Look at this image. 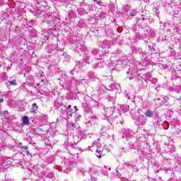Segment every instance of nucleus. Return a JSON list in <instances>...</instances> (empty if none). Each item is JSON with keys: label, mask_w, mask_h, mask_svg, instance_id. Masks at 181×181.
<instances>
[{"label": "nucleus", "mask_w": 181, "mask_h": 181, "mask_svg": "<svg viewBox=\"0 0 181 181\" xmlns=\"http://www.w3.org/2000/svg\"><path fill=\"white\" fill-rule=\"evenodd\" d=\"M105 66V62H104V60L101 58L100 59H97V63L92 64V69H93V70H97V69L104 68Z\"/></svg>", "instance_id": "1"}, {"label": "nucleus", "mask_w": 181, "mask_h": 181, "mask_svg": "<svg viewBox=\"0 0 181 181\" xmlns=\"http://www.w3.org/2000/svg\"><path fill=\"white\" fill-rule=\"evenodd\" d=\"M94 175V171L90 170L86 171L85 181H97V177L93 176Z\"/></svg>", "instance_id": "2"}, {"label": "nucleus", "mask_w": 181, "mask_h": 181, "mask_svg": "<svg viewBox=\"0 0 181 181\" xmlns=\"http://www.w3.org/2000/svg\"><path fill=\"white\" fill-rule=\"evenodd\" d=\"M78 136H74V144H78V141H81L82 138H83V135H84V130L82 129L81 128L78 127Z\"/></svg>", "instance_id": "3"}, {"label": "nucleus", "mask_w": 181, "mask_h": 181, "mask_svg": "<svg viewBox=\"0 0 181 181\" xmlns=\"http://www.w3.org/2000/svg\"><path fill=\"white\" fill-rule=\"evenodd\" d=\"M92 54H93V57H95V59H96V60H100V59H103V56H104V52H103L97 49H95L93 50Z\"/></svg>", "instance_id": "4"}, {"label": "nucleus", "mask_w": 181, "mask_h": 181, "mask_svg": "<svg viewBox=\"0 0 181 181\" xmlns=\"http://www.w3.org/2000/svg\"><path fill=\"white\" fill-rule=\"evenodd\" d=\"M91 54L90 52H86L83 54V62L84 63H87L90 64V63H93V60L91 59Z\"/></svg>", "instance_id": "5"}, {"label": "nucleus", "mask_w": 181, "mask_h": 181, "mask_svg": "<svg viewBox=\"0 0 181 181\" xmlns=\"http://www.w3.org/2000/svg\"><path fill=\"white\" fill-rule=\"evenodd\" d=\"M123 132V135H122V138L126 139V141H128V139L129 138V136H131V129H123L122 130Z\"/></svg>", "instance_id": "6"}, {"label": "nucleus", "mask_w": 181, "mask_h": 181, "mask_svg": "<svg viewBox=\"0 0 181 181\" xmlns=\"http://www.w3.org/2000/svg\"><path fill=\"white\" fill-rule=\"evenodd\" d=\"M57 46L56 45H51L49 46L48 53L52 54L53 52H56Z\"/></svg>", "instance_id": "7"}, {"label": "nucleus", "mask_w": 181, "mask_h": 181, "mask_svg": "<svg viewBox=\"0 0 181 181\" xmlns=\"http://www.w3.org/2000/svg\"><path fill=\"white\" fill-rule=\"evenodd\" d=\"M123 169H126L127 170H132V169H134V166L128 164V163H126L123 165Z\"/></svg>", "instance_id": "8"}, {"label": "nucleus", "mask_w": 181, "mask_h": 181, "mask_svg": "<svg viewBox=\"0 0 181 181\" xmlns=\"http://www.w3.org/2000/svg\"><path fill=\"white\" fill-rule=\"evenodd\" d=\"M6 86L9 87V86H18V83H16V79H13L12 81H8L6 83Z\"/></svg>", "instance_id": "9"}, {"label": "nucleus", "mask_w": 181, "mask_h": 181, "mask_svg": "<svg viewBox=\"0 0 181 181\" xmlns=\"http://www.w3.org/2000/svg\"><path fill=\"white\" fill-rule=\"evenodd\" d=\"M175 149L176 148H175V146L168 145L167 151L170 152V153H173L175 152Z\"/></svg>", "instance_id": "10"}, {"label": "nucleus", "mask_w": 181, "mask_h": 181, "mask_svg": "<svg viewBox=\"0 0 181 181\" xmlns=\"http://www.w3.org/2000/svg\"><path fill=\"white\" fill-rule=\"evenodd\" d=\"M144 115L146 117H148V118H151V117H153V111H151L150 110H148L145 113Z\"/></svg>", "instance_id": "11"}, {"label": "nucleus", "mask_w": 181, "mask_h": 181, "mask_svg": "<svg viewBox=\"0 0 181 181\" xmlns=\"http://www.w3.org/2000/svg\"><path fill=\"white\" fill-rule=\"evenodd\" d=\"M157 100H158V101H162L160 103V104L163 105V104H165V101L169 100V98H168V97H161L160 98H158Z\"/></svg>", "instance_id": "12"}, {"label": "nucleus", "mask_w": 181, "mask_h": 181, "mask_svg": "<svg viewBox=\"0 0 181 181\" xmlns=\"http://www.w3.org/2000/svg\"><path fill=\"white\" fill-rule=\"evenodd\" d=\"M76 52H78V50H81V43L76 42V46L74 47Z\"/></svg>", "instance_id": "13"}, {"label": "nucleus", "mask_w": 181, "mask_h": 181, "mask_svg": "<svg viewBox=\"0 0 181 181\" xmlns=\"http://www.w3.org/2000/svg\"><path fill=\"white\" fill-rule=\"evenodd\" d=\"M23 124H25V125H28L29 124V117L28 116H24L23 117Z\"/></svg>", "instance_id": "14"}, {"label": "nucleus", "mask_w": 181, "mask_h": 181, "mask_svg": "<svg viewBox=\"0 0 181 181\" xmlns=\"http://www.w3.org/2000/svg\"><path fill=\"white\" fill-rule=\"evenodd\" d=\"M100 134L105 136L107 135V128L105 127H103L100 129Z\"/></svg>", "instance_id": "15"}, {"label": "nucleus", "mask_w": 181, "mask_h": 181, "mask_svg": "<svg viewBox=\"0 0 181 181\" xmlns=\"http://www.w3.org/2000/svg\"><path fill=\"white\" fill-rule=\"evenodd\" d=\"M40 121L42 122H46L47 121V115H42L40 116Z\"/></svg>", "instance_id": "16"}, {"label": "nucleus", "mask_w": 181, "mask_h": 181, "mask_svg": "<svg viewBox=\"0 0 181 181\" xmlns=\"http://www.w3.org/2000/svg\"><path fill=\"white\" fill-rule=\"evenodd\" d=\"M18 146L19 148H21V149H24L25 151H28L29 149V147H28V146H23L22 145V143H19Z\"/></svg>", "instance_id": "17"}, {"label": "nucleus", "mask_w": 181, "mask_h": 181, "mask_svg": "<svg viewBox=\"0 0 181 181\" xmlns=\"http://www.w3.org/2000/svg\"><path fill=\"white\" fill-rule=\"evenodd\" d=\"M110 88L109 89L110 91H113V90H115L117 88V84L115 83H112L110 86Z\"/></svg>", "instance_id": "18"}, {"label": "nucleus", "mask_w": 181, "mask_h": 181, "mask_svg": "<svg viewBox=\"0 0 181 181\" xmlns=\"http://www.w3.org/2000/svg\"><path fill=\"white\" fill-rule=\"evenodd\" d=\"M81 107L82 108H83V110H85L86 111L87 110H88V105L86 103H83L81 104Z\"/></svg>", "instance_id": "19"}, {"label": "nucleus", "mask_w": 181, "mask_h": 181, "mask_svg": "<svg viewBox=\"0 0 181 181\" xmlns=\"http://www.w3.org/2000/svg\"><path fill=\"white\" fill-rule=\"evenodd\" d=\"M122 110H124L125 112L127 111H129V106L127 105H123L122 106Z\"/></svg>", "instance_id": "20"}, {"label": "nucleus", "mask_w": 181, "mask_h": 181, "mask_svg": "<svg viewBox=\"0 0 181 181\" xmlns=\"http://www.w3.org/2000/svg\"><path fill=\"white\" fill-rule=\"evenodd\" d=\"M3 115L4 118H9V112L7 110L3 112Z\"/></svg>", "instance_id": "21"}, {"label": "nucleus", "mask_w": 181, "mask_h": 181, "mask_svg": "<svg viewBox=\"0 0 181 181\" xmlns=\"http://www.w3.org/2000/svg\"><path fill=\"white\" fill-rule=\"evenodd\" d=\"M149 81H151L152 84H156V83H158V79L150 78Z\"/></svg>", "instance_id": "22"}, {"label": "nucleus", "mask_w": 181, "mask_h": 181, "mask_svg": "<svg viewBox=\"0 0 181 181\" xmlns=\"http://www.w3.org/2000/svg\"><path fill=\"white\" fill-rule=\"evenodd\" d=\"M130 16H135L136 15V10L133 9L129 13Z\"/></svg>", "instance_id": "23"}, {"label": "nucleus", "mask_w": 181, "mask_h": 181, "mask_svg": "<svg viewBox=\"0 0 181 181\" xmlns=\"http://www.w3.org/2000/svg\"><path fill=\"white\" fill-rule=\"evenodd\" d=\"M96 156L97 158H101V150L96 151Z\"/></svg>", "instance_id": "24"}, {"label": "nucleus", "mask_w": 181, "mask_h": 181, "mask_svg": "<svg viewBox=\"0 0 181 181\" xmlns=\"http://www.w3.org/2000/svg\"><path fill=\"white\" fill-rule=\"evenodd\" d=\"M35 107L37 108V105H36V103H33L32 105V108L33 110V111H31V112H35L36 110H35Z\"/></svg>", "instance_id": "25"}, {"label": "nucleus", "mask_w": 181, "mask_h": 181, "mask_svg": "<svg viewBox=\"0 0 181 181\" xmlns=\"http://www.w3.org/2000/svg\"><path fill=\"white\" fill-rule=\"evenodd\" d=\"M109 101H111L112 103H115V98H114V96H109Z\"/></svg>", "instance_id": "26"}, {"label": "nucleus", "mask_w": 181, "mask_h": 181, "mask_svg": "<svg viewBox=\"0 0 181 181\" xmlns=\"http://www.w3.org/2000/svg\"><path fill=\"white\" fill-rule=\"evenodd\" d=\"M88 76L89 78H93V77H94V73L93 72H89L88 74Z\"/></svg>", "instance_id": "27"}, {"label": "nucleus", "mask_w": 181, "mask_h": 181, "mask_svg": "<svg viewBox=\"0 0 181 181\" xmlns=\"http://www.w3.org/2000/svg\"><path fill=\"white\" fill-rule=\"evenodd\" d=\"M154 11L156 16L159 17V11L158 10V8H154Z\"/></svg>", "instance_id": "28"}, {"label": "nucleus", "mask_w": 181, "mask_h": 181, "mask_svg": "<svg viewBox=\"0 0 181 181\" xmlns=\"http://www.w3.org/2000/svg\"><path fill=\"white\" fill-rule=\"evenodd\" d=\"M181 91V88H180V86H177L176 88H175V92L176 93H180Z\"/></svg>", "instance_id": "29"}, {"label": "nucleus", "mask_w": 181, "mask_h": 181, "mask_svg": "<svg viewBox=\"0 0 181 181\" xmlns=\"http://www.w3.org/2000/svg\"><path fill=\"white\" fill-rule=\"evenodd\" d=\"M122 63H124V61L122 59L117 60V64H122Z\"/></svg>", "instance_id": "30"}, {"label": "nucleus", "mask_w": 181, "mask_h": 181, "mask_svg": "<svg viewBox=\"0 0 181 181\" xmlns=\"http://www.w3.org/2000/svg\"><path fill=\"white\" fill-rule=\"evenodd\" d=\"M45 176H46V177H49V175L46 173L40 174V177H45Z\"/></svg>", "instance_id": "31"}, {"label": "nucleus", "mask_w": 181, "mask_h": 181, "mask_svg": "<svg viewBox=\"0 0 181 181\" xmlns=\"http://www.w3.org/2000/svg\"><path fill=\"white\" fill-rule=\"evenodd\" d=\"M70 128H72V129H74V128H76V124H74V123L71 124Z\"/></svg>", "instance_id": "32"}, {"label": "nucleus", "mask_w": 181, "mask_h": 181, "mask_svg": "<svg viewBox=\"0 0 181 181\" xmlns=\"http://www.w3.org/2000/svg\"><path fill=\"white\" fill-rule=\"evenodd\" d=\"M66 60H70V56L67 55V54H64Z\"/></svg>", "instance_id": "33"}, {"label": "nucleus", "mask_w": 181, "mask_h": 181, "mask_svg": "<svg viewBox=\"0 0 181 181\" xmlns=\"http://www.w3.org/2000/svg\"><path fill=\"white\" fill-rule=\"evenodd\" d=\"M35 13H40V9H39V8H36L35 10Z\"/></svg>", "instance_id": "34"}, {"label": "nucleus", "mask_w": 181, "mask_h": 181, "mask_svg": "<svg viewBox=\"0 0 181 181\" xmlns=\"http://www.w3.org/2000/svg\"><path fill=\"white\" fill-rule=\"evenodd\" d=\"M121 181H129V180H128L127 178H125V177H122Z\"/></svg>", "instance_id": "35"}, {"label": "nucleus", "mask_w": 181, "mask_h": 181, "mask_svg": "<svg viewBox=\"0 0 181 181\" xmlns=\"http://www.w3.org/2000/svg\"><path fill=\"white\" fill-rule=\"evenodd\" d=\"M75 112H77L78 111V109L77 108V106H74Z\"/></svg>", "instance_id": "36"}, {"label": "nucleus", "mask_w": 181, "mask_h": 181, "mask_svg": "<svg viewBox=\"0 0 181 181\" xmlns=\"http://www.w3.org/2000/svg\"><path fill=\"white\" fill-rule=\"evenodd\" d=\"M71 108V105L67 106L66 110H70Z\"/></svg>", "instance_id": "37"}, {"label": "nucleus", "mask_w": 181, "mask_h": 181, "mask_svg": "<svg viewBox=\"0 0 181 181\" xmlns=\"http://www.w3.org/2000/svg\"><path fill=\"white\" fill-rule=\"evenodd\" d=\"M26 151V155L28 156H29V155H30V153L29 152V151H28V150H25Z\"/></svg>", "instance_id": "38"}, {"label": "nucleus", "mask_w": 181, "mask_h": 181, "mask_svg": "<svg viewBox=\"0 0 181 181\" xmlns=\"http://www.w3.org/2000/svg\"><path fill=\"white\" fill-rule=\"evenodd\" d=\"M142 181H149V179H148V178H144V179H143V180H141Z\"/></svg>", "instance_id": "39"}, {"label": "nucleus", "mask_w": 181, "mask_h": 181, "mask_svg": "<svg viewBox=\"0 0 181 181\" xmlns=\"http://www.w3.org/2000/svg\"><path fill=\"white\" fill-rule=\"evenodd\" d=\"M69 166L70 168H73V163H69Z\"/></svg>", "instance_id": "40"}, {"label": "nucleus", "mask_w": 181, "mask_h": 181, "mask_svg": "<svg viewBox=\"0 0 181 181\" xmlns=\"http://www.w3.org/2000/svg\"><path fill=\"white\" fill-rule=\"evenodd\" d=\"M103 175H104L105 176H107V175H108V173H107V172H105V173H103Z\"/></svg>", "instance_id": "41"}, {"label": "nucleus", "mask_w": 181, "mask_h": 181, "mask_svg": "<svg viewBox=\"0 0 181 181\" xmlns=\"http://www.w3.org/2000/svg\"><path fill=\"white\" fill-rule=\"evenodd\" d=\"M141 21H146V18H145V17L142 18Z\"/></svg>", "instance_id": "42"}, {"label": "nucleus", "mask_w": 181, "mask_h": 181, "mask_svg": "<svg viewBox=\"0 0 181 181\" xmlns=\"http://www.w3.org/2000/svg\"><path fill=\"white\" fill-rule=\"evenodd\" d=\"M0 103H4V99H0Z\"/></svg>", "instance_id": "43"}, {"label": "nucleus", "mask_w": 181, "mask_h": 181, "mask_svg": "<svg viewBox=\"0 0 181 181\" xmlns=\"http://www.w3.org/2000/svg\"><path fill=\"white\" fill-rule=\"evenodd\" d=\"M96 4H97L98 5H100V1H96Z\"/></svg>", "instance_id": "44"}, {"label": "nucleus", "mask_w": 181, "mask_h": 181, "mask_svg": "<svg viewBox=\"0 0 181 181\" xmlns=\"http://www.w3.org/2000/svg\"><path fill=\"white\" fill-rule=\"evenodd\" d=\"M69 116H70V117H72L73 115H72V114H71V113H69Z\"/></svg>", "instance_id": "45"}, {"label": "nucleus", "mask_w": 181, "mask_h": 181, "mask_svg": "<svg viewBox=\"0 0 181 181\" xmlns=\"http://www.w3.org/2000/svg\"><path fill=\"white\" fill-rule=\"evenodd\" d=\"M132 78H132V77H129V80H132Z\"/></svg>", "instance_id": "46"}, {"label": "nucleus", "mask_w": 181, "mask_h": 181, "mask_svg": "<svg viewBox=\"0 0 181 181\" xmlns=\"http://www.w3.org/2000/svg\"><path fill=\"white\" fill-rule=\"evenodd\" d=\"M120 175H119V173H118V174H117V176H119Z\"/></svg>", "instance_id": "47"}, {"label": "nucleus", "mask_w": 181, "mask_h": 181, "mask_svg": "<svg viewBox=\"0 0 181 181\" xmlns=\"http://www.w3.org/2000/svg\"><path fill=\"white\" fill-rule=\"evenodd\" d=\"M71 148H75V147H74V145H72V146H71Z\"/></svg>", "instance_id": "48"}, {"label": "nucleus", "mask_w": 181, "mask_h": 181, "mask_svg": "<svg viewBox=\"0 0 181 181\" xmlns=\"http://www.w3.org/2000/svg\"><path fill=\"white\" fill-rule=\"evenodd\" d=\"M104 168H105V169H107V166L105 165V166H104Z\"/></svg>", "instance_id": "49"}, {"label": "nucleus", "mask_w": 181, "mask_h": 181, "mask_svg": "<svg viewBox=\"0 0 181 181\" xmlns=\"http://www.w3.org/2000/svg\"><path fill=\"white\" fill-rule=\"evenodd\" d=\"M24 77H26V74H24Z\"/></svg>", "instance_id": "50"}, {"label": "nucleus", "mask_w": 181, "mask_h": 181, "mask_svg": "<svg viewBox=\"0 0 181 181\" xmlns=\"http://www.w3.org/2000/svg\"><path fill=\"white\" fill-rule=\"evenodd\" d=\"M178 100H179V101H180V100H181V97H180V98H179Z\"/></svg>", "instance_id": "51"}, {"label": "nucleus", "mask_w": 181, "mask_h": 181, "mask_svg": "<svg viewBox=\"0 0 181 181\" xmlns=\"http://www.w3.org/2000/svg\"><path fill=\"white\" fill-rule=\"evenodd\" d=\"M147 32H151V30H147Z\"/></svg>", "instance_id": "52"}, {"label": "nucleus", "mask_w": 181, "mask_h": 181, "mask_svg": "<svg viewBox=\"0 0 181 181\" xmlns=\"http://www.w3.org/2000/svg\"><path fill=\"white\" fill-rule=\"evenodd\" d=\"M93 119H92V120H90V122H93Z\"/></svg>", "instance_id": "53"}, {"label": "nucleus", "mask_w": 181, "mask_h": 181, "mask_svg": "<svg viewBox=\"0 0 181 181\" xmlns=\"http://www.w3.org/2000/svg\"><path fill=\"white\" fill-rule=\"evenodd\" d=\"M94 1V2H97V0H93Z\"/></svg>", "instance_id": "54"}, {"label": "nucleus", "mask_w": 181, "mask_h": 181, "mask_svg": "<svg viewBox=\"0 0 181 181\" xmlns=\"http://www.w3.org/2000/svg\"><path fill=\"white\" fill-rule=\"evenodd\" d=\"M37 86H40V84L38 83V84H37Z\"/></svg>", "instance_id": "55"}, {"label": "nucleus", "mask_w": 181, "mask_h": 181, "mask_svg": "<svg viewBox=\"0 0 181 181\" xmlns=\"http://www.w3.org/2000/svg\"><path fill=\"white\" fill-rule=\"evenodd\" d=\"M103 170H101L102 173H103Z\"/></svg>", "instance_id": "56"}, {"label": "nucleus", "mask_w": 181, "mask_h": 181, "mask_svg": "<svg viewBox=\"0 0 181 181\" xmlns=\"http://www.w3.org/2000/svg\"><path fill=\"white\" fill-rule=\"evenodd\" d=\"M116 172H117V173H118V170H117Z\"/></svg>", "instance_id": "57"}, {"label": "nucleus", "mask_w": 181, "mask_h": 181, "mask_svg": "<svg viewBox=\"0 0 181 181\" xmlns=\"http://www.w3.org/2000/svg\"><path fill=\"white\" fill-rule=\"evenodd\" d=\"M0 114H2V112H0Z\"/></svg>", "instance_id": "58"}]
</instances>
